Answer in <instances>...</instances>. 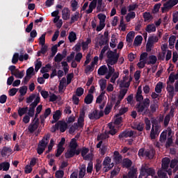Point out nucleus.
<instances>
[{
  "mask_svg": "<svg viewBox=\"0 0 178 178\" xmlns=\"http://www.w3.org/2000/svg\"><path fill=\"white\" fill-rule=\"evenodd\" d=\"M145 123L146 125V130L147 131L151 130V120H149V119H148V118H145Z\"/></svg>",
  "mask_w": 178,
  "mask_h": 178,
  "instance_id": "3c124183",
  "label": "nucleus"
},
{
  "mask_svg": "<svg viewBox=\"0 0 178 178\" xmlns=\"http://www.w3.org/2000/svg\"><path fill=\"white\" fill-rule=\"evenodd\" d=\"M74 156V149L70 148V150L65 153L66 159H70V158H73Z\"/></svg>",
  "mask_w": 178,
  "mask_h": 178,
  "instance_id": "2f4dec72",
  "label": "nucleus"
},
{
  "mask_svg": "<svg viewBox=\"0 0 178 178\" xmlns=\"http://www.w3.org/2000/svg\"><path fill=\"white\" fill-rule=\"evenodd\" d=\"M10 152H12V149L10 147H3L1 152V156L3 157L6 156Z\"/></svg>",
  "mask_w": 178,
  "mask_h": 178,
  "instance_id": "7c9ffc66",
  "label": "nucleus"
},
{
  "mask_svg": "<svg viewBox=\"0 0 178 178\" xmlns=\"http://www.w3.org/2000/svg\"><path fill=\"white\" fill-rule=\"evenodd\" d=\"M99 86L101 91H104L106 88V79H101L99 81Z\"/></svg>",
  "mask_w": 178,
  "mask_h": 178,
  "instance_id": "79ce46f5",
  "label": "nucleus"
},
{
  "mask_svg": "<svg viewBox=\"0 0 178 178\" xmlns=\"http://www.w3.org/2000/svg\"><path fill=\"white\" fill-rule=\"evenodd\" d=\"M39 44L40 45L44 46L45 45V34H42L39 38Z\"/></svg>",
  "mask_w": 178,
  "mask_h": 178,
  "instance_id": "69168bd1",
  "label": "nucleus"
},
{
  "mask_svg": "<svg viewBox=\"0 0 178 178\" xmlns=\"http://www.w3.org/2000/svg\"><path fill=\"white\" fill-rule=\"evenodd\" d=\"M19 90V89L16 88H13L9 90V95L10 97H15V95H16L17 91Z\"/></svg>",
  "mask_w": 178,
  "mask_h": 178,
  "instance_id": "bf43d9fd",
  "label": "nucleus"
},
{
  "mask_svg": "<svg viewBox=\"0 0 178 178\" xmlns=\"http://www.w3.org/2000/svg\"><path fill=\"white\" fill-rule=\"evenodd\" d=\"M62 16L63 20H69L70 19V10L69 8H64L62 10Z\"/></svg>",
  "mask_w": 178,
  "mask_h": 178,
  "instance_id": "ddd939ff",
  "label": "nucleus"
},
{
  "mask_svg": "<svg viewBox=\"0 0 178 178\" xmlns=\"http://www.w3.org/2000/svg\"><path fill=\"white\" fill-rule=\"evenodd\" d=\"M105 6L102 4V0H97V13L104 12Z\"/></svg>",
  "mask_w": 178,
  "mask_h": 178,
  "instance_id": "393cba45",
  "label": "nucleus"
},
{
  "mask_svg": "<svg viewBox=\"0 0 178 178\" xmlns=\"http://www.w3.org/2000/svg\"><path fill=\"white\" fill-rule=\"evenodd\" d=\"M86 176V165H82L79 170V178H83Z\"/></svg>",
  "mask_w": 178,
  "mask_h": 178,
  "instance_id": "c03bdc74",
  "label": "nucleus"
},
{
  "mask_svg": "<svg viewBox=\"0 0 178 178\" xmlns=\"http://www.w3.org/2000/svg\"><path fill=\"white\" fill-rule=\"evenodd\" d=\"M140 170H142V175H145V177H148V176H152L154 177L155 175H156V171L155 169L152 167H148V165H142Z\"/></svg>",
  "mask_w": 178,
  "mask_h": 178,
  "instance_id": "20e7f679",
  "label": "nucleus"
},
{
  "mask_svg": "<svg viewBox=\"0 0 178 178\" xmlns=\"http://www.w3.org/2000/svg\"><path fill=\"white\" fill-rule=\"evenodd\" d=\"M20 97H24L27 94V86H22L19 88Z\"/></svg>",
  "mask_w": 178,
  "mask_h": 178,
  "instance_id": "8fccbe9b",
  "label": "nucleus"
},
{
  "mask_svg": "<svg viewBox=\"0 0 178 178\" xmlns=\"http://www.w3.org/2000/svg\"><path fill=\"white\" fill-rule=\"evenodd\" d=\"M71 7L72 8V12H76V10H77V9L79 8V3L77 2V1L72 0Z\"/></svg>",
  "mask_w": 178,
  "mask_h": 178,
  "instance_id": "ea45409f",
  "label": "nucleus"
},
{
  "mask_svg": "<svg viewBox=\"0 0 178 178\" xmlns=\"http://www.w3.org/2000/svg\"><path fill=\"white\" fill-rule=\"evenodd\" d=\"M170 164V159H169L168 157H165L162 159L161 168L165 172H168V169H169Z\"/></svg>",
  "mask_w": 178,
  "mask_h": 178,
  "instance_id": "9d476101",
  "label": "nucleus"
},
{
  "mask_svg": "<svg viewBox=\"0 0 178 178\" xmlns=\"http://www.w3.org/2000/svg\"><path fill=\"white\" fill-rule=\"evenodd\" d=\"M133 38H134V32H129L127 35V42H128V44H131L133 42Z\"/></svg>",
  "mask_w": 178,
  "mask_h": 178,
  "instance_id": "473e14b6",
  "label": "nucleus"
},
{
  "mask_svg": "<svg viewBox=\"0 0 178 178\" xmlns=\"http://www.w3.org/2000/svg\"><path fill=\"white\" fill-rule=\"evenodd\" d=\"M112 104H107L106 106L104 108V113L105 115H108V113H111V111H112Z\"/></svg>",
  "mask_w": 178,
  "mask_h": 178,
  "instance_id": "4d7b16f0",
  "label": "nucleus"
},
{
  "mask_svg": "<svg viewBox=\"0 0 178 178\" xmlns=\"http://www.w3.org/2000/svg\"><path fill=\"white\" fill-rule=\"evenodd\" d=\"M106 63L107 65H111V66H113V65H116L119 60V58L120 57V55L118 54V50L115 49L114 51L109 49L106 52Z\"/></svg>",
  "mask_w": 178,
  "mask_h": 178,
  "instance_id": "f03ea898",
  "label": "nucleus"
},
{
  "mask_svg": "<svg viewBox=\"0 0 178 178\" xmlns=\"http://www.w3.org/2000/svg\"><path fill=\"white\" fill-rule=\"evenodd\" d=\"M64 151H65V148L64 147H60L58 146L57 147L56 153V158H59V156L60 155H62V154H63Z\"/></svg>",
  "mask_w": 178,
  "mask_h": 178,
  "instance_id": "a18cd8bd",
  "label": "nucleus"
},
{
  "mask_svg": "<svg viewBox=\"0 0 178 178\" xmlns=\"http://www.w3.org/2000/svg\"><path fill=\"white\" fill-rule=\"evenodd\" d=\"M65 175V172L63 170H57L56 172V177L57 178H63Z\"/></svg>",
  "mask_w": 178,
  "mask_h": 178,
  "instance_id": "774afa93",
  "label": "nucleus"
},
{
  "mask_svg": "<svg viewBox=\"0 0 178 178\" xmlns=\"http://www.w3.org/2000/svg\"><path fill=\"white\" fill-rule=\"evenodd\" d=\"M74 77V74L73 73L68 74L67 76V86H69L70 83H72V79Z\"/></svg>",
  "mask_w": 178,
  "mask_h": 178,
  "instance_id": "e2e57ef3",
  "label": "nucleus"
},
{
  "mask_svg": "<svg viewBox=\"0 0 178 178\" xmlns=\"http://www.w3.org/2000/svg\"><path fill=\"white\" fill-rule=\"evenodd\" d=\"M178 165V159H173L170 161V168L171 169H176V166Z\"/></svg>",
  "mask_w": 178,
  "mask_h": 178,
  "instance_id": "58836bf2",
  "label": "nucleus"
},
{
  "mask_svg": "<svg viewBox=\"0 0 178 178\" xmlns=\"http://www.w3.org/2000/svg\"><path fill=\"white\" fill-rule=\"evenodd\" d=\"M108 127L110 129L108 131V134H111V136H115L118 133V129L115 128V126L112 123H108Z\"/></svg>",
  "mask_w": 178,
  "mask_h": 178,
  "instance_id": "aec40b11",
  "label": "nucleus"
},
{
  "mask_svg": "<svg viewBox=\"0 0 178 178\" xmlns=\"http://www.w3.org/2000/svg\"><path fill=\"white\" fill-rule=\"evenodd\" d=\"M79 145H77V140L76 138H72L70 143V147L72 149H77Z\"/></svg>",
  "mask_w": 178,
  "mask_h": 178,
  "instance_id": "72a5a7b5",
  "label": "nucleus"
},
{
  "mask_svg": "<svg viewBox=\"0 0 178 178\" xmlns=\"http://www.w3.org/2000/svg\"><path fill=\"white\" fill-rule=\"evenodd\" d=\"M51 136L49 135H47L42 138V139L39 142V147H43L44 148H47L48 145V143H49V138Z\"/></svg>",
  "mask_w": 178,
  "mask_h": 178,
  "instance_id": "9b49d317",
  "label": "nucleus"
},
{
  "mask_svg": "<svg viewBox=\"0 0 178 178\" xmlns=\"http://www.w3.org/2000/svg\"><path fill=\"white\" fill-rule=\"evenodd\" d=\"M119 86L120 88H129L130 87V81H122L120 83Z\"/></svg>",
  "mask_w": 178,
  "mask_h": 178,
  "instance_id": "a19ab883",
  "label": "nucleus"
},
{
  "mask_svg": "<svg viewBox=\"0 0 178 178\" xmlns=\"http://www.w3.org/2000/svg\"><path fill=\"white\" fill-rule=\"evenodd\" d=\"M133 136H134V131L124 130L119 134L118 138L120 140L122 138H127L129 137L131 138Z\"/></svg>",
  "mask_w": 178,
  "mask_h": 178,
  "instance_id": "1a4fd4ad",
  "label": "nucleus"
},
{
  "mask_svg": "<svg viewBox=\"0 0 178 178\" xmlns=\"http://www.w3.org/2000/svg\"><path fill=\"white\" fill-rule=\"evenodd\" d=\"M104 116V111H98L97 109L94 110L92 113L88 114V118L90 120H98Z\"/></svg>",
  "mask_w": 178,
  "mask_h": 178,
  "instance_id": "39448f33",
  "label": "nucleus"
},
{
  "mask_svg": "<svg viewBox=\"0 0 178 178\" xmlns=\"http://www.w3.org/2000/svg\"><path fill=\"white\" fill-rule=\"evenodd\" d=\"M34 99H35V94H32L26 98V104H31Z\"/></svg>",
  "mask_w": 178,
  "mask_h": 178,
  "instance_id": "680f3d73",
  "label": "nucleus"
},
{
  "mask_svg": "<svg viewBox=\"0 0 178 178\" xmlns=\"http://www.w3.org/2000/svg\"><path fill=\"white\" fill-rule=\"evenodd\" d=\"M147 33H155L156 31V27L154 24H148L145 29Z\"/></svg>",
  "mask_w": 178,
  "mask_h": 178,
  "instance_id": "5701e85b",
  "label": "nucleus"
},
{
  "mask_svg": "<svg viewBox=\"0 0 178 178\" xmlns=\"http://www.w3.org/2000/svg\"><path fill=\"white\" fill-rule=\"evenodd\" d=\"M176 42V36L171 35L169 38L168 42H169V47L170 49H172L175 45V42Z\"/></svg>",
  "mask_w": 178,
  "mask_h": 178,
  "instance_id": "c9c22d12",
  "label": "nucleus"
},
{
  "mask_svg": "<svg viewBox=\"0 0 178 178\" xmlns=\"http://www.w3.org/2000/svg\"><path fill=\"white\" fill-rule=\"evenodd\" d=\"M55 129L54 131H56V130H59L61 133H65L67 129V123L65 121L60 120L54 125Z\"/></svg>",
  "mask_w": 178,
  "mask_h": 178,
  "instance_id": "0eeeda50",
  "label": "nucleus"
},
{
  "mask_svg": "<svg viewBox=\"0 0 178 178\" xmlns=\"http://www.w3.org/2000/svg\"><path fill=\"white\" fill-rule=\"evenodd\" d=\"M40 126V119L37 118L35 122L32 121V122L29 125L28 127V131L33 134L37 129H38V127Z\"/></svg>",
  "mask_w": 178,
  "mask_h": 178,
  "instance_id": "6e6552de",
  "label": "nucleus"
},
{
  "mask_svg": "<svg viewBox=\"0 0 178 178\" xmlns=\"http://www.w3.org/2000/svg\"><path fill=\"white\" fill-rule=\"evenodd\" d=\"M17 62H19V53H15L13 56L12 63H13V65H16Z\"/></svg>",
  "mask_w": 178,
  "mask_h": 178,
  "instance_id": "5fc2aeb1",
  "label": "nucleus"
},
{
  "mask_svg": "<svg viewBox=\"0 0 178 178\" xmlns=\"http://www.w3.org/2000/svg\"><path fill=\"white\" fill-rule=\"evenodd\" d=\"M79 19H80V13L76 11L71 17L70 24H73L75 22H79Z\"/></svg>",
  "mask_w": 178,
  "mask_h": 178,
  "instance_id": "6ab92c4d",
  "label": "nucleus"
},
{
  "mask_svg": "<svg viewBox=\"0 0 178 178\" xmlns=\"http://www.w3.org/2000/svg\"><path fill=\"white\" fill-rule=\"evenodd\" d=\"M132 165H133V161H131V160H130L129 158L124 159L122 162V168H126V169H129L131 168Z\"/></svg>",
  "mask_w": 178,
  "mask_h": 178,
  "instance_id": "dca6fc26",
  "label": "nucleus"
},
{
  "mask_svg": "<svg viewBox=\"0 0 178 178\" xmlns=\"http://www.w3.org/2000/svg\"><path fill=\"white\" fill-rule=\"evenodd\" d=\"M68 40L70 42H74V41L77 40V35H76V33L74 31L70 32L68 36Z\"/></svg>",
  "mask_w": 178,
  "mask_h": 178,
  "instance_id": "cd10ccee",
  "label": "nucleus"
},
{
  "mask_svg": "<svg viewBox=\"0 0 178 178\" xmlns=\"http://www.w3.org/2000/svg\"><path fill=\"white\" fill-rule=\"evenodd\" d=\"M62 115V113H60V111L57 110L55 113L53 115V119L54 120H59L60 119V115Z\"/></svg>",
  "mask_w": 178,
  "mask_h": 178,
  "instance_id": "de8ad7c7",
  "label": "nucleus"
},
{
  "mask_svg": "<svg viewBox=\"0 0 178 178\" xmlns=\"http://www.w3.org/2000/svg\"><path fill=\"white\" fill-rule=\"evenodd\" d=\"M16 79H23L24 76V70L20 72L17 69L15 70V73L13 74Z\"/></svg>",
  "mask_w": 178,
  "mask_h": 178,
  "instance_id": "b1692460",
  "label": "nucleus"
},
{
  "mask_svg": "<svg viewBox=\"0 0 178 178\" xmlns=\"http://www.w3.org/2000/svg\"><path fill=\"white\" fill-rule=\"evenodd\" d=\"M172 144H173V138H172V136H170L167 139L165 147L170 148V147H172Z\"/></svg>",
  "mask_w": 178,
  "mask_h": 178,
  "instance_id": "13d9d810",
  "label": "nucleus"
},
{
  "mask_svg": "<svg viewBox=\"0 0 178 178\" xmlns=\"http://www.w3.org/2000/svg\"><path fill=\"white\" fill-rule=\"evenodd\" d=\"M2 166H3V170L4 172H8L9 170V168H10V163L9 162H2Z\"/></svg>",
  "mask_w": 178,
  "mask_h": 178,
  "instance_id": "49530a36",
  "label": "nucleus"
},
{
  "mask_svg": "<svg viewBox=\"0 0 178 178\" xmlns=\"http://www.w3.org/2000/svg\"><path fill=\"white\" fill-rule=\"evenodd\" d=\"M159 178H168V172L160 170L157 172Z\"/></svg>",
  "mask_w": 178,
  "mask_h": 178,
  "instance_id": "4c0bfd02",
  "label": "nucleus"
},
{
  "mask_svg": "<svg viewBox=\"0 0 178 178\" xmlns=\"http://www.w3.org/2000/svg\"><path fill=\"white\" fill-rule=\"evenodd\" d=\"M155 149H146L145 156L148 159H154V157L155 156Z\"/></svg>",
  "mask_w": 178,
  "mask_h": 178,
  "instance_id": "4468645a",
  "label": "nucleus"
},
{
  "mask_svg": "<svg viewBox=\"0 0 178 178\" xmlns=\"http://www.w3.org/2000/svg\"><path fill=\"white\" fill-rule=\"evenodd\" d=\"M163 6V7L161 8L163 13L165 10L168 12V10H170V9H172V8H173V6H172V3H170V0L164 3Z\"/></svg>",
  "mask_w": 178,
  "mask_h": 178,
  "instance_id": "f3484780",
  "label": "nucleus"
},
{
  "mask_svg": "<svg viewBox=\"0 0 178 178\" xmlns=\"http://www.w3.org/2000/svg\"><path fill=\"white\" fill-rule=\"evenodd\" d=\"M162 88H163V83L159 81L155 87L156 92L157 94H161V92H162Z\"/></svg>",
  "mask_w": 178,
  "mask_h": 178,
  "instance_id": "c85d7f7f",
  "label": "nucleus"
},
{
  "mask_svg": "<svg viewBox=\"0 0 178 178\" xmlns=\"http://www.w3.org/2000/svg\"><path fill=\"white\" fill-rule=\"evenodd\" d=\"M97 73L99 76H105V74L108 73V67H106V65L101 66L99 68Z\"/></svg>",
  "mask_w": 178,
  "mask_h": 178,
  "instance_id": "a211bd4d",
  "label": "nucleus"
},
{
  "mask_svg": "<svg viewBox=\"0 0 178 178\" xmlns=\"http://www.w3.org/2000/svg\"><path fill=\"white\" fill-rule=\"evenodd\" d=\"M136 102H139L136 104V108L138 113L139 115H147L149 112V104H151V100L148 98H145L144 99V97L143 95H136Z\"/></svg>",
  "mask_w": 178,
  "mask_h": 178,
  "instance_id": "f257e3e1",
  "label": "nucleus"
},
{
  "mask_svg": "<svg viewBox=\"0 0 178 178\" xmlns=\"http://www.w3.org/2000/svg\"><path fill=\"white\" fill-rule=\"evenodd\" d=\"M113 155H114V161H115V163L117 164L122 163L123 161V156H122L118 151H115L113 152Z\"/></svg>",
  "mask_w": 178,
  "mask_h": 178,
  "instance_id": "f8f14e48",
  "label": "nucleus"
},
{
  "mask_svg": "<svg viewBox=\"0 0 178 178\" xmlns=\"http://www.w3.org/2000/svg\"><path fill=\"white\" fill-rule=\"evenodd\" d=\"M98 19H99L100 23H105V20H106V15L104 14L100 13L97 15Z\"/></svg>",
  "mask_w": 178,
  "mask_h": 178,
  "instance_id": "864d4df0",
  "label": "nucleus"
},
{
  "mask_svg": "<svg viewBox=\"0 0 178 178\" xmlns=\"http://www.w3.org/2000/svg\"><path fill=\"white\" fill-rule=\"evenodd\" d=\"M149 61H147V65H155L158 60V58L155 55H150L148 57Z\"/></svg>",
  "mask_w": 178,
  "mask_h": 178,
  "instance_id": "4be33fe9",
  "label": "nucleus"
},
{
  "mask_svg": "<svg viewBox=\"0 0 178 178\" xmlns=\"http://www.w3.org/2000/svg\"><path fill=\"white\" fill-rule=\"evenodd\" d=\"M83 94H84V88L81 87L77 88L75 95H76V97H81V95H83Z\"/></svg>",
  "mask_w": 178,
  "mask_h": 178,
  "instance_id": "09e8293b",
  "label": "nucleus"
},
{
  "mask_svg": "<svg viewBox=\"0 0 178 178\" xmlns=\"http://www.w3.org/2000/svg\"><path fill=\"white\" fill-rule=\"evenodd\" d=\"M65 59L63 56L60 53H58L54 58L55 62H62V60Z\"/></svg>",
  "mask_w": 178,
  "mask_h": 178,
  "instance_id": "6e6d98bb",
  "label": "nucleus"
},
{
  "mask_svg": "<svg viewBox=\"0 0 178 178\" xmlns=\"http://www.w3.org/2000/svg\"><path fill=\"white\" fill-rule=\"evenodd\" d=\"M143 42V36L141 35H137L135 38L134 45L135 47H138V45H141V43Z\"/></svg>",
  "mask_w": 178,
  "mask_h": 178,
  "instance_id": "a878e982",
  "label": "nucleus"
},
{
  "mask_svg": "<svg viewBox=\"0 0 178 178\" xmlns=\"http://www.w3.org/2000/svg\"><path fill=\"white\" fill-rule=\"evenodd\" d=\"M109 44V32L108 31H104V35H102L99 38V45H108Z\"/></svg>",
  "mask_w": 178,
  "mask_h": 178,
  "instance_id": "423d86ee",
  "label": "nucleus"
},
{
  "mask_svg": "<svg viewBox=\"0 0 178 178\" xmlns=\"http://www.w3.org/2000/svg\"><path fill=\"white\" fill-rule=\"evenodd\" d=\"M111 79H110L111 83L115 84L116 83V79L119 78V72H115L112 74Z\"/></svg>",
  "mask_w": 178,
  "mask_h": 178,
  "instance_id": "37998d69",
  "label": "nucleus"
},
{
  "mask_svg": "<svg viewBox=\"0 0 178 178\" xmlns=\"http://www.w3.org/2000/svg\"><path fill=\"white\" fill-rule=\"evenodd\" d=\"M127 91H128V90L126 88L120 89V94L118 95V99L122 100L123 98H124V97L127 94Z\"/></svg>",
  "mask_w": 178,
  "mask_h": 178,
  "instance_id": "c756f323",
  "label": "nucleus"
},
{
  "mask_svg": "<svg viewBox=\"0 0 178 178\" xmlns=\"http://www.w3.org/2000/svg\"><path fill=\"white\" fill-rule=\"evenodd\" d=\"M29 111V107H19L18 109V115L22 117L23 115H26Z\"/></svg>",
  "mask_w": 178,
  "mask_h": 178,
  "instance_id": "bb28decb",
  "label": "nucleus"
},
{
  "mask_svg": "<svg viewBox=\"0 0 178 178\" xmlns=\"http://www.w3.org/2000/svg\"><path fill=\"white\" fill-rule=\"evenodd\" d=\"M101 160L97 159L96 164H95V169L97 173H98V172H99L102 168V164H101Z\"/></svg>",
  "mask_w": 178,
  "mask_h": 178,
  "instance_id": "e433bc0d",
  "label": "nucleus"
},
{
  "mask_svg": "<svg viewBox=\"0 0 178 178\" xmlns=\"http://www.w3.org/2000/svg\"><path fill=\"white\" fill-rule=\"evenodd\" d=\"M111 162H112V159H111V157L106 156V157H105V159L103 161V165L108 166L110 165Z\"/></svg>",
  "mask_w": 178,
  "mask_h": 178,
  "instance_id": "603ef678",
  "label": "nucleus"
},
{
  "mask_svg": "<svg viewBox=\"0 0 178 178\" xmlns=\"http://www.w3.org/2000/svg\"><path fill=\"white\" fill-rule=\"evenodd\" d=\"M152 130L150 132V138L152 140L156 138V133L159 131V125H158V120L156 118H152Z\"/></svg>",
  "mask_w": 178,
  "mask_h": 178,
  "instance_id": "7ed1b4c3",
  "label": "nucleus"
},
{
  "mask_svg": "<svg viewBox=\"0 0 178 178\" xmlns=\"http://www.w3.org/2000/svg\"><path fill=\"white\" fill-rule=\"evenodd\" d=\"M136 173H137V170L134 168L128 172V177L129 178H134V176H136Z\"/></svg>",
  "mask_w": 178,
  "mask_h": 178,
  "instance_id": "338daca9",
  "label": "nucleus"
},
{
  "mask_svg": "<svg viewBox=\"0 0 178 178\" xmlns=\"http://www.w3.org/2000/svg\"><path fill=\"white\" fill-rule=\"evenodd\" d=\"M94 66L92 65V64L90 63V65L86 66V69H85V73H90V72H92L94 71Z\"/></svg>",
  "mask_w": 178,
  "mask_h": 178,
  "instance_id": "0e129e2a",
  "label": "nucleus"
},
{
  "mask_svg": "<svg viewBox=\"0 0 178 178\" xmlns=\"http://www.w3.org/2000/svg\"><path fill=\"white\" fill-rule=\"evenodd\" d=\"M94 99V95L92 94H88L85 99H84V102L86 104V105H90V104H92V101Z\"/></svg>",
  "mask_w": 178,
  "mask_h": 178,
  "instance_id": "412c9836",
  "label": "nucleus"
},
{
  "mask_svg": "<svg viewBox=\"0 0 178 178\" xmlns=\"http://www.w3.org/2000/svg\"><path fill=\"white\" fill-rule=\"evenodd\" d=\"M67 87V83H66V78L63 77L62 79L60 81V83L58 86V91L59 92H63V89L66 88Z\"/></svg>",
  "mask_w": 178,
  "mask_h": 178,
  "instance_id": "2eb2a0df",
  "label": "nucleus"
},
{
  "mask_svg": "<svg viewBox=\"0 0 178 178\" xmlns=\"http://www.w3.org/2000/svg\"><path fill=\"white\" fill-rule=\"evenodd\" d=\"M138 155L139 158H144L145 156V148H140L138 150Z\"/></svg>",
  "mask_w": 178,
  "mask_h": 178,
  "instance_id": "052dcab7",
  "label": "nucleus"
},
{
  "mask_svg": "<svg viewBox=\"0 0 178 178\" xmlns=\"http://www.w3.org/2000/svg\"><path fill=\"white\" fill-rule=\"evenodd\" d=\"M91 44V40L88 38L86 42H82L81 46L83 51H86V49H88V44Z\"/></svg>",
  "mask_w": 178,
  "mask_h": 178,
  "instance_id": "f704fd0d",
  "label": "nucleus"
}]
</instances>
